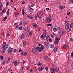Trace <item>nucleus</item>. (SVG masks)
<instances>
[{"instance_id": "obj_16", "label": "nucleus", "mask_w": 73, "mask_h": 73, "mask_svg": "<svg viewBox=\"0 0 73 73\" xmlns=\"http://www.w3.org/2000/svg\"><path fill=\"white\" fill-rule=\"evenodd\" d=\"M67 29V32L68 33L69 32H70V31H71V29H70V27L68 28V29Z\"/></svg>"}, {"instance_id": "obj_11", "label": "nucleus", "mask_w": 73, "mask_h": 73, "mask_svg": "<svg viewBox=\"0 0 73 73\" xmlns=\"http://www.w3.org/2000/svg\"><path fill=\"white\" fill-rule=\"evenodd\" d=\"M2 7H3L2 3H1V2H0V10H2L3 8H2Z\"/></svg>"}, {"instance_id": "obj_33", "label": "nucleus", "mask_w": 73, "mask_h": 73, "mask_svg": "<svg viewBox=\"0 0 73 73\" xmlns=\"http://www.w3.org/2000/svg\"><path fill=\"white\" fill-rule=\"evenodd\" d=\"M44 35H41L40 36V38H43H43H44Z\"/></svg>"}, {"instance_id": "obj_49", "label": "nucleus", "mask_w": 73, "mask_h": 73, "mask_svg": "<svg viewBox=\"0 0 73 73\" xmlns=\"http://www.w3.org/2000/svg\"><path fill=\"white\" fill-rule=\"evenodd\" d=\"M19 13H17L15 15V16L16 17H17V16H19Z\"/></svg>"}, {"instance_id": "obj_48", "label": "nucleus", "mask_w": 73, "mask_h": 73, "mask_svg": "<svg viewBox=\"0 0 73 73\" xmlns=\"http://www.w3.org/2000/svg\"><path fill=\"white\" fill-rule=\"evenodd\" d=\"M70 12H69V13H67V15H70Z\"/></svg>"}, {"instance_id": "obj_37", "label": "nucleus", "mask_w": 73, "mask_h": 73, "mask_svg": "<svg viewBox=\"0 0 73 73\" xmlns=\"http://www.w3.org/2000/svg\"><path fill=\"white\" fill-rule=\"evenodd\" d=\"M0 57H1V60H3V58H4L3 57V56H2L1 55L0 56Z\"/></svg>"}, {"instance_id": "obj_41", "label": "nucleus", "mask_w": 73, "mask_h": 73, "mask_svg": "<svg viewBox=\"0 0 73 73\" xmlns=\"http://www.w3.org/2000/svg\"><path fill=\"white\" fill-rule=\"evenodd\" d=\"M7 19V17H5L3 19V21H5L6 19Z\"/></svg>"}, {"instance_id": "obj_7", "label": "nucleus", "mask_w": 73, "mask_h": 73, "mask_svg": "<svg viewBox=\"0 0 73 73\" xmlns=\"http://www.w3.org/2000/svg\"><path fill=\"white\" fill-rule=\"evenodd\" d=\"M43 35H44V38H45L46 37V31L43 30Z\"/></svg>"}, {"instance_id": "obj_36", "label": "nucleus", "mask_w": 73, "mask_h": 73, "mask_svg": "<svg viewBox=\"0 0 73 73\" xmlns=\"http://www.w3.org/2000/svg\"><path fill=\"white\" fill-rule=\"evenodd\" d=\"M22 14L23 15H24V14H25V13L24 12V9H23L22 10Z\"/></svg>"}, {"instance_id": "obj_22", "label": "nucleus", "mask_w": 73, "mask_h": 73, "mask_svg": "<svg viewBox=\"0 0 73 73\" xmlns=\"http://www.w3.org/2000/svg\"><path fill=\"white\" fill-rule=\"evenodd\" d=\"M70 28H73V23H72L70 24Z\"/></svg>"}, {"instance_id": "obj_19", "label": "nucleus", "mask_w": 73, "mask_h": 73, "mask_svg": "<svg viewBox=\"0 0 73 73\" xmlns=\"http://www.w3.org/2000/svg\"><path fill=\"white\" fill-rule=\"evenodd\" d=\"M9 9L7 11V16H9Z\"/></svg>"}, {"instance_id": "obj_26", "label": "nucleus", "mask_w": 73, "mask_h": 73, "mask_svg": "<svg viewBox=\"0 0 73 73\" xmlns=\"http://www.w3.org/2000/svg\"><path fill=\"white\" fill-rule=\"evenodd\" d=\"M33 27H37V25L35 24H33Z\"/></svg>"}, {"instance_id": "obj_28", "label": "nucleus", "mask_w": 73, "mask_h": 73, "mask_svg": "<svg viewBox=\"0 0 73 73\" xmlns=\"http://www.w3.org/2000/svg\"><path fill=\"white\" fill-rule=\"evenodd\" d=\"M23 44L24 45V46H25L26 45V44H27V42L26 41H25L23 42Z\"/></svg>"}, {"instance_id": "obj_2", "label": "nucleus", "mask_w": 73, "mask_h": 73, "mask_svg": "<svg viewBox=\"0 0 73 73\" xmlns=\"http://www.w3.org/2000/svg\"><path fill=\"white\" fill-rule=\"evenodd\" d=\"M52 19H53V18L51 16H50V15L47 16L46 19V23H50V22L52 21Z\"/></svg>"}, {"instance_id": "obj_34", "label": "nucleus", "mask_w": 73, "mask_h": 73, "mask_svg": "<svg viewBox=\"0 0 73 73\" xmlns=\"http://www.w3.org/2000/svg\"><path fill=\"white\" fill-rule=\"evenodd\" d=\"M49 38H50V37H48V36H46V40H48V39H49Z\"/></svg>"}, {"instance_id": "obj_29", "label": "nucleus", "mask_w": 73, "mask_h": 73, "mask_svg": "<svg viewBox=\"0 0 73 73\" xmlns=\"http://www.w3.org/2000/svg\"><path fill=\"white\" fill-rule=\"evenodd\" d=\"M70 4H73V0L71 1L70 2Z\"/></svg>"}, {"instance_id": "obj_60", "label": "nucleus", "mask_w": 73, "mask_h": 73, "mask_svg": "<svg viewBox=\"0 0 73 73\" xmlns=\"http://www.w3.org/2000/svg\"><path fill=\"white\" fill-rule=\"evenodd\" d=\"M70 41H73V39L72 38L70 39Z\"/></svg>"}, {"instance_id": "obj_4", "label": "nucleus", "mask_w": 73, "mask_h": 73, "mask_svg": "<svg viewBox=\"0 0 73 73\" xmlns=\"http://www.w3.org/2000/svg\"><path fill=\"white\" fill-rule=\"evenodd\" d=\"M13 50V48H12L11 47L7 49L8 53H10L11 54L12 53Z\"/></svg>"}, {"instance_id": "obj_50", "label": "nucleus", "mask_w": 73, "mask_h": 73, "mask_svg": "<svg viewBox=\"0 0 73 73\" xmlns=\"http://www.w3.org/2000/svg\"><path fill=\"white\" fill-rule=\"evenodd\" d=\"M22 21H21V23H19V25H22Z\"/></svg>"}, {"instance_id": "obj_38", "label": "nucleus", "mask_w": 73, "mask_h": 73, "mask_svg": "<svg viewBox=\"0 0 73 73\" xmlns=\"http://www.w3.org/2000/svg\"><path fill=\"white\" fill-rule=\"evenodd\" d=\"M55 70L56 72H58L59 70V69L58 68H56V69H55Z\"/></svg>"}, {"instance_id": "obj_64", "label": "nucleus", "mask_w": 73, "mask_h": 73, "mask_svg": "<svg viewBox=\"0 0 73 73\" xmlns=\"http://www.w3.org/2000/svg\"><path fill=\"white\" fill-rule=\"evenodd\" d=\"M5 64V61H4L3 62V64Z\"/></svg>"}, {"instance_id": "obj_54", "label": "nucleus", "mask_w": 73, "mask_h": 73, "mask_svg": "<svg viewBox=\"0 0 73 73\" xmlns=\"http://www.w3.org/2000/svg\"><path fill=\"white\" fill-rule=\"evenodd\" d=\"M8 70L9 72H11V71H12V70L11 69L9 68L8 69Z\"/></svg>"}, {"instance_id": "obj_63", "label": "nucleus", "mask_w": 73, "mask_h": 73, "mask_svg": "<svg viewBox=\"0 0 73 73\" xmlns=\"http://www.w3.org/2000/svg\"><path fill=\"white\" fill-rule=\"evenodd\" d=\"M9 4V2H7V5H8Z\"/></svg>"}, {"instance_id": "obj_30", "label": "nucleus", "mask_w": 73, "mask_h": 73, "mask_svg": "<svg viewBox=\"0 0 73 73\" xmlns=\"http://www.w3.org/2000/svg\"><path fill=\"white\" fill-rule=\"evenodd\" d=\"M41 49H42V50H43L44 49V46L43 45H42L41 46Z\"/></svg>"}, {"instance_id": "obj_5", "label": "nucleus", "mask_w": 73, "mask_h": 73, "mask_svg": "<svg viewBox=\"0 0 73 73\" xmlns=\"http://www.w3.org/2000/svg\"><path fill=\"white\" fill-rule=\"evenodd\" d=\"M70 25V24H69V23H67V24H66V25L65 26V29H68L70 28V27H69Z\"/></svg>"}, {"instance_id": "obj_23", "label": "nucleus", "mask_w": 73, "mask_h": 73, "mask_svg": "<svg viewBox=\"0 0 73 73\" xmlns=\"http://www.w3.org/2000/svg\"><path fill=\"white\" fill-rule=\"evenodd\" d=\"M57 29L56 28H54L53 29V31L54 32H56V31H57Z\"/></svg>"}, {"instance_id": "obj_42", "label": "nucleus", "mask_w": 73, "mask_h": 73, "mask_svg": "<svg viewBox=\"0 0 73 73\" xmlns=\"http://www.w3.org/2000/svg\"><path fill=\"white\" fill-rule=\"evenodd\" d=\"M14 65H16V64H17V62H15V61H14Z\"/></svg>"}, {"instance_id": "obj_20", "label": "nucleus", "mask_w": 73, "mask_h": 73, "mask_svg": "<svg viewBox=\"0 0 73 73\" xmlns=\"http://www.w3.org/2000/svg\"><path fill=\"white\" fill-rule=\"evenodd\" d=\"M59 42L57 41L56 40L55 41H54V44H58Z\"/></svg>"}, {"instance_id": "obj_51", "label": "nucleus", "mask_w": 73, "mask_h": 73, "mask_svg": "<svg viewBox=\"0 0 73 73\" xmlns=\"http://www.w3.org/2000/svg\"><path fill=\"white\" fill-rule=\"evenodd\" d=\"M41 12H42L41 11H39V15L40 16H41Z\"/></svg>"}, {"instance_id": "obj_12", "label": "nucleus", "mask_w": 73, "mask_h": 73, "mask_svg": "<svg viewBox=\"0 0 73 73\" xmlns=\"http://www.w3.org/2000/svg\"><path fill=\"white\" fill-rule=\"evenodd\" d=\"M50 47L51 48L53 49V48H54V44H52L50 45Z\"/></svg>"}, {"instance_id": "obj_10", "label": "nucleus", "mask_w": 73, "mask_h": 73, "mask_svg": "<svg viewBox=\"0 0 73 73\" xmlns=\"http://www.w3.org/2000/svg\"><path fill=\"white\" fill-rule=\"evenodd\" d=\"M44 69V67H40L39 68L38 70L39 71H42Z\"/></svg>"}, {"instance_id": "obj_21", "label": "nucleus", "mask_w": 73, "mask_h": 73, "mask_svg": "<svg viewBox=\"0 0 73 73\" xmlns=\"http://www.w3.org/2000/svg\"><path fill=\"white\" fill-rule=\"evenodd\" d=\"M55 40L56 41H60V38H55Z\"/></svg>"}, {"instance_id": "obj_52", "label": "nucleus", "mask_w": 73, "mask_h": 73, "mask_svg": "<svg viewBox=\"0 0 73 73\" xmlns=\"http://www.w3.org/2000/svg\"><path fill=\"white\" fill-rule=\"evenodd\" d=\"M46 46V48H48V45L46 44V46Z\"/></svg>"}, {"instance_id": "obj_15", "label": "nucleus", "mask_w": 73, "mask_h": 73, "mask_svg": "<svg viewBox=\"0 0 73 73\" xmlns=\"http://www.w3.org/2000/svg\"><path fill=\"white\" fill-rule=\"evenodd\" d=\"M44 58L46 60H47V61H49V59L48 58V57L46 56H45L44 57Z\"/></svg>"}, {"instance_id": "obj_1", "label": "nucleus", "mask_w": 73, "mask_h": 73, "mask_svg": "<svg viewBox=\"0 0 73 73\" xmlns=\"http://www.w3.org/2000/svg\"><path fill=\"white\" fill-rule=\"evenodd\" d=\"M3 45L2 46V49L3 50H2V53H4L5 52V49H7V48H8V46L9 45L8 44H7V42H3Z\"/></svg>"}, {"instance_id": "obj_57", "label": "nucleus", "mask_w": 73, "mask_h": 73, "mask_svg": "<svg viewBox=\"0 0 73 73\" xmlns=\"http://www.w3.org/2000/svg\"><path fill=\"white\" fill-rule=\"evenodd\" d=\"M32 33L31 32L29 33V35L30 36L32 35Z\"/></svg>"}, {"instance_id": "obj_32", "label": "nucleus", "mask_w": 73, "mask_h": 73, "mask_svg": "<svg viewBox=\"0 0 73 73\" xmlns=\"http://www.w3.org/2000/svg\"><path fill=\"white\" fill-rule=\"evenodd\" d=\"M46 25H47V26H52V25L51 24H46Z\"/></svg>"}, {"instance_id": "obj_53", "label": "nucleus", "mask_w": 73, "mask_h": 73, "mask_svg": "<svg viewBox=\"0 0 73 73\" xmlns=\"http://www.w3.org/2000/svg\"><path fill=\"white\" fill-rule=\"evenodd\" d=\"M18 24V23H16L14 24V25H15V26H16V25H17Z\"/></svg>"}, {"instance_id": "obj_17", "label": "nucleus", "mask_w": 73, "mask_h": 73, "mask_svg": "<svg viewBox=\"0 0 73 73\" xmlns=\"http://www.w3.org/2000/svg\"><path fill=\"white\" fill-rule=\"evenodd\" d=\"M64 8H65V6H61L60 7V9H61L62 10L64 9Z\"/></svg>"}, {"instance_id": "obj_47", "label": "nucleus", "mask_w": 73, "mask_h": 73, "mask_svg": "<svg viewBox=\"0 0 73 73\" xmlns=\"http://www.w3.org/2000/svg\"><path fill=\"white\" fill-rule=\"evenodd\" d=\"M49 41L50 42H52V39L51 38H50L49 39Z\"/></svg>"}, {"instance_id": "obj_55", "label": "nucleus", "mask_w": 73, "mask_h": 73, "mask_svg": "<svg viewBox=\"0 0 73 73\" xmlns=\"http://www.w3.org/2000/svg\"><path fill=\"white\" fill-rule=\"evenodd\" d=\"M45 69L46 71H48V67H46L45 68Z\"/></svg>"}, {"instance_id": "obj_6", "label": "nucleus", "mask_w": 73, "mask_h": 73, "mask_svg": "<svg viewBox=\"0 0 73 73\" xmlns=\"http://www.w3.org/2000/svg\"><path fill=\"white\" fill-rule=\"evenodd\" d=\"M36 49L37 50H38V52H40L42 51L41 48V47H38V46L36 47Z\"/></svg>"}, {"instance_id": "obj_44", "label": "nucleus", "mask_w": 73, "mask_h": 73, "mask_svg": "<svg viewBox=\"0 0 73 73\" xmlns=\"http://www.w3.org/2000/svg\"><path fill=\"white\" fill-rule=\"evenodd\" d=\"M22 51V50L21 49H19V52H21Z\"/></svg>"}, {"instance_id": "obj_14", "label": "nucleus", "mask_w": 73, "mask_h": 73, "mask_svg": "<svg viewBox=\"0 0 73 73\" xmlns=\"http://www.w3.org/2000/svg\"><path fill=\"white\" fill-rule=\"evenodd\" d=\"M25 37V36H24V35L23 34H22L21 36V39L24 38Z\"/></svg>"}, {"instance_id": "obj_35", "label": "nucleus", "mask_w": 73, "mask_h": 73, "mask_svg": "<svg viewBox=\"0 0 73 73\" xmlns=\"http://www.w3.org/2000/svg\"><path fill=\"white\" fill-rule=\"evenodd\" d=\"M38 66H41V63L38 62Z\"/></svg>"}, {"instance_id": "obj_31", "label": "nucleus", "mask_w": 73, "mask_h": 73, "mask_svg": "<svg viewBox=\"0 0 73 73\" xmlns=\"http://www.w3.org/2000/svg\"><path fill=\"white\" fill-rule=\"evenodd\" d=\"M56 29L58 31H60V27H57L56 28Z\"/></svg>"}, {"instance_id": "obj_25", "label": "nucleus", "mask_w": 73, "mask_h": 73, "mask_svg": "<svg viewBox=\"0 0 73 73\" xmlns=\"http://www.w3.org/2000/svg\"><path fill=\"white\" fill-rule=\"evenodd\" d=\"M54 52H56V51H57V48L56 47H55L54 49Z\"/></svg>"}, {"instance_id": "obj_3", "label": "nucleus", "mask_w": 73, "mask_h": 73, "mask_svg": "<svg viewBox=\"0 0 73 73\" xmlns=\"http://www.w3.org/2000/svg\"><path fill=\"white\" fill-rule=\"evenodd\" d=\"M32 52L33 53H34V54H38V52H37V51L36 50V48L35 47L33 48Z\"/></svg>"}, {"instance_id": "obj_9", "label": "nucleus", "mask_w": 73, "mask_h": 73, "mask_svg": "<svg viewBox=\"0 0 73 73\" xmlns=\"http://www.w3.org/2000/svg\"><path fill=\"white\" fill-rule=\"evenodd\" d=\"M27 17H28L29 19H31V20H32V19H33V16H32L31 15L27 16Z\"/></svg>"}, {"instance_id": "obj_61", "label": "nucleus", "mask_w": 73, "mask_h": 73, "mask_svg": "<svg viewBox=\"0 0 73 73\" xmlns=\"http://www.w3.org/2000/svg\"><path fill=\"white\" fill-rule=\"evenodd\" d=\"M37 17H38V18H39L40 19H41V17L39 15Z\"/></svg>"}, {"instance_id": "obj_24", "label": "nucleus", "mask_w": 73, "mask_h": 73, "mask_svg": "<svg viewBox=\"0 0 73 73\" xmlns=\"http://www.w3.org/2000/svg\"><path fill=\"white\" fill-rule=\"evenodd\" d=\"M50 70H52L53 72H55V69H54V68H52L50 69Z\"/></svg>"}, {"instance_id": "obj_18", "label": "nucleus", "mask_w": 73, "mask_h": 73, "mask_svg": "<svg viewBox=\"0 0 73 73\" xmlns=\"http://www.w3.org/2000/svg\"><path fill=\"white\" fill-rule=\"evenodd\" d=\"M33 9L32 8L29 9V12H33Z\"/></svg>"}, {"instance_id": "obj_13", "label": "nucleus", "mask_w": 73, "mask_h": 73, "mask_svg": "<svg viewBox=\"0 0 73 73\" xmlns=\"http://www.w3.org/2000/svg\"><path fill=\"white\" fill-rule=\"evenodd\" d=\"M5 12H6V11H5V9H4L2 10L1 12V13H2L1 15H3L4 14V13H5Z\"/></svg>"}, {"instance_id": "obj_46", "label": "nucleus", "mask_w": 73, "mask_h": 73, "mask_svg": "<svg viewBox=\"0 0 73 73\" xmlns=\"http://www.w3.org/2000/svg\"><path fill=\"white\" fill-rule=\"evenodd\" d=\"M23 24L24 25H25V24H26V22H25V21H24L23 23Z\"/></svg>"}, {"instance_id": "obj_56", "label": "nucleus", "mask_w": 73, "mask_h": 73, "mask_svg": "<svg viewBox=\"0 0 73 73\" xmlns=\"http://www.w3.org/2000/svg\"><path fill=\"white\" fill-rule=\"evenodd\" d=\"M17 52V50L16 49L14 50V52H15V53H16V52Z\"/></svg>"}, {"instance_id": "obj_8", "label": "nucleus", "mask_w": 73, "mask_h": 73, "mask_svg": "<svg viewBox=\"0 0 73 73\" xmlns=\"http://www.w3.org/2000/svg\"><path fill=\"white\" fill-rule=\"evenodd\" d=\"M63 34V31H60L59 33V36L61 37Z\"/></svg>"}, {"instance_id": "obj_59", "label": "nucleus", "mask_w": 73, "mask_h": 73, "mask_svg": "<svg viewBox=\"0 0 73 73\" xmlns=\"http://www.w3.org/2000/svg\"><path fill=\"white\" fill-rule=\"evenodd\" d=\"M33 5H33V4H32L31 5V7H33Z\"/></svg>"}, {"instance_id": "obj_40", "label": "nucleus", "mask_w": 73, "mask_h": 73, "mask_svg": "<svg viewBox=\"0 0 73 73\" xmlns=\"http://www.w3.org/2000/svg\"><path fill=\"white\" fill-rule=\"evenodd\" d=\"M25 29H28V26L27 25H26L25 27Z\"/></svg>"}, {"instance_id": "obj_62", "label": "nucleus", "mask_w": 73, "mask_h": 73, "mask_svg": "<svg viewBox=\"0 0 73 73\" xmlns=\"http://www.w3.org/2000/svg\"><path fill=\"white\" fill-rule=\"evenodd\" d=\"M11 62H10V61H8V60L7 61V63H10Z\"/></svg>"}, {"instance_id": "obj_27", "label": "nucleus", "mask_w": 73, "mask_h": 73, "mask_svg": "<svg viewBox=\"0 0 73 73\" xmlns=\"http://www.w3.org/2000/svg\"><path fill=\"white\" fill-rule=\"evenodd\" d=\"M19 30H20L21 31V30L23 29V27H20L19 28Z\"/></svg>"}, {"instance_id": "obj_58", "label": "nucleus", "mask_w": 73, "mask_h": 73, "mask_svg": "<svg viewBox=\"0 0 73 73\" xmlns=\"http://www.w3.org/2000/svg\"><path fill=\"white\" fill-rule=\"evenodd\" d=\"M46 9L47 11H49V8H46Z\"/></svg>"}, {"instance_id": "obj_45", "label": "nucleus", "mask_w": 73, "mask_h": 73, "mask_svg": "<svg viewBox=\"0 0 73 73\" xmlns=\"http://www.w3.org/2000/svg\"><path fill=\"white\" fill-rule=\"evenodd\" d=\"M23 15L24 17H25L27 16V14H23Z\"/></svg>"}, {"instance_id": "obj_43", "label": "nucleus", "mask_w": 73, "mask_h": 73, "mask_svg": "<svg viewBox=\"0 0 73 73\" xmlns=\"http://www.w3.org/2000/svg\"><path fill=\"white\" fill-rule=\"evenodd\" d=\"M64 48H67L68 47V45H65L63 46Z\"/></svg>"}, {"instance_id": "obj_39", "label": "nucleus", "mask_w": 73, "mask_h": 73, "mask_svg": "<svg viewBox=\"0 0 73 73\" xmlns=\"http://www.w3.org/2000/svg\"><path fill=\"white\" fill-rule=\"evenodd\" d=\"M71 57H72V58H73V53L72 52L71 54Z\"/></svg>"}]
</instances>
